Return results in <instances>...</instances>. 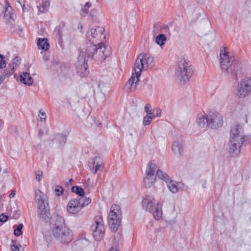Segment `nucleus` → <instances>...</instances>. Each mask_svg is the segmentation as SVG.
I'll use <instances>...</instances> for the list:
<instances>
[{
  "instance_id": "obj_1",
  "label": "nucleus",
  "mask_w": 251,
  "mask_h": 251,
  "mask_svg": "<svg viewBox=\"0 0 251 251\" xmlns=\"http://www.w3.org/2000/svg\"><path fill=\"white\" fill-rule=\"evenodd\" d=\"M109 49L105 47L103 43L96 45H90L87 47L85 51H80L78 57V67L81 66L80 69L84 71L86 74L87 62L92 58L98 62H101L109 55Z\"/></svg>"
},
{
  "instance_id": "obj_2",
  "label": "nucleus",
  "mask_w": 251,
  "mask_h": 251,
  "mask_svg": "<svg viewBox=\"0 0 251 251\" xmlns=\"http://www.w3.org/2000/svg\"><path fill=\"white\" fill-rule=\"evenodd\" d=\"M226 49V47L223 46L220 50V63L221 69L228 75H230L237 79L238 65L236 63H233L234 58L229 56Z\"/></svg>"
},
{
  "instance_id": "obj_3",
  "label": "nucleus",
  "mask_w": 251,
  "mask_h": 251,
  "mask_svg": "<svg viewBox=\"0 0 251 251\" xmlns=\"http://www.w3.org/2000/svg\"><path fill=\"white\" fill-rule=\"evenodd\" d=\"M230 139L229 152L231 156H237L240 152L241 147L245 139L242 127L237 125L232 127L230 131Z\"/></svg>"
},
{
  "instance_id": "obj_4",
  "label": "nucleus",
  "mask_w": 251,
  "mask_h": 251,
  "mask_svg": "<svg viewBox=\"0 0 251 251\" xmlns=\"http://www.w3.org/2000/svg\"><path fill=\"white\" fill-rule=\"evenodd\" d=\"M142 205L144 209L152 213L155 219L159 220L162 217V204L159 202L156 203L152 196H145L142 201Z\"/></svg>"
},
{
  "instance_id": "obj_5",
  "label": "nucleus",
  "mask_w": 251,
  "mask_h": 251,
  "mask_svg": "<svg viewBox=\"0 0 251 251\" xmlns=\"http://www.w3.org/2000/svg\"><path fill=\"white\" fill-rule=\"evenodd\" d=\"M193 70L190 61L184 58H180L176 68V75L177 78L184 83H186L191 77Z\"/></svg>"
},
{
  "instance_id": "obj_6",
  "label": "nucleus",
  "mask_w": 251,
  "mask_h": 251,
  "mask_svg": "<svg viewBox=\"0 0 251 251\" xmlns=\"http://www.w3.org/2000/svg\"><path fill=\"white\" fill-rule=\"evenodd\" d=\"M122 219V213L121 207L117 204H112L111 206L108 223L110 228L114 232L118 230Z\"/></svg>"
},
{
  "instance_id": "obj_7",
  "label": "nucleus",
  "mask_w": 251,
  "mask_h": 251,
  "mask_svg": "<svg viewBox=\"0 0 251 251\" xmlns=\"http://www.w3.org/2000/svg\"><path fill=\"white\" fill-rule=\"evenodd\" d=\"M54 237L63 243H69L73 240L72 231L65 226L54 225L52 230Z\"/></svg>"
},
{
  "instance_id": "obj_8",
  "label": "nucleus",
  "mask_w": 251,
  "mask_h": 251,
  "mask_svg": "<svg viewBox=\"0 0 251 251\" xmlns=\"http://www.w3.org/2000/svg\"><path fill=\"white\" fill-rule=\"evenodd\" d=\"M35 201L38 205V213L40 218L43 220H47L49 218L48 204L45 201V196L40 190L35 191Z\"/></svg>"
},
{
  "instance_id": "obj_9",
  "label": "nucleus",
  "mask_w": 251,
  "mask_h": 251,
  "mask_svg": "<svg viewBox=\"0 0 251 251\" xmlns=\"http://www.w3.org/2000/svg\"><path fill=\"white\" fill-rule=\"evenodd\" d=\"M104 28L101 26L92 28L87 32V40L90 42L91 45L102 43L105 38V36L104 35Z\"/></svg>"
},
{
  "instance_id": "obj_10",
  "label": "nucleus",
  "mask_w": 251,
  "mask_h": 251,
  "mask_svg": "<svg viewBox=\"0 0 251 251\" xmlns=\"http://www.w3.org/2000/svg\"><path fill=\"white\" fill-rule=\"evenodd\" d=\"M153 58L148 53H140L135 60L134 67L141 72L143 69L151 68L153 65Z\"/></svg>"
},
{
  "instance_id": "obj_11",
  "label": "nucleus",
  "mask_w": 251,
  "mask_h": 251,
  "mask_svg": "<svg viewBox=\"0 0 251 251\" xmlns=\"http://www.w3.org/2000/svg\"><path fill=\"white\" fill-rule=\"evenodd\" d=\"M93 236L95 240L100 241L105 233V227L103 220L100 216H96L95 218V223L92 225Z\"/></svg>"
},
{
  "instance_id": "obj_12",
  "label": "nucleus",
  "mask_w": 251,
  "mask_h": 251,
  "mask_svg": "<svg viewBox=\"0 0 251 251\" xmlns=\"http://www.w3.org/2000/svg\"><path fill=\"white\" fill-rule=\"evenodd\" d=\"M237 95L240 98H244L248 96L251 91V78L245 77L238 83Z\"/></svg>"
},
{
  "instance_id": "obj_13",
  "label": "nucleus",
  "mask_w": 251,
  "mask_h": 251,
  "mask_svg": "<svg viewBox=\"0 0 251 251\" xmlns=\"http://www.w3.org/2000/svg\"><path fill=\"white\" fill-rule=\"evenodd\" d=\"M207 120L209 127L212 129H217L223 124L222 116L216 111H209Z\"/></svg>"
},
{
  "instance_id": "obj_14",
  "label": "nucleus",
  "mask_w": 251,
  "mask_h": 251,
  "mask_svg": "<svg viewBox=\"0 0 251 251\" xmlns=\"http://www.w3.org/2000/svg\"><path fill=\"white\" fill-rule=\"evenodd\" d=\"M133 70L134 73H132L131 77L126 82L125 86V89L127 92H132L134 91L137 88V86L139 83L140 80V76L141 75V72L139 70L136 69L134 67Z\"/></svg>"
},
{
  "instance_id": "obj_15",
  "label": "nucleus",
  "mask_w": 251,
  "mask_h": 251,
  "mask_svg": "<svg viewBox=\"0 0 251 251\" xmlns=\"http://www.w3.org/2000/svg\"><path fill=\"white\" fill-rule=\"evenodd\" d=\"M89 167L90 170L94 173L104 171L103 159L99 156H96L89 161Z\"/></svg>"
},
{
  "instance_id": "obj_16",
  "label": "nucleus",
  "mask_w": 251,
  "mask_h": 251,
  "mask_svg": "<svg viewBox=\"0 0 251 251\" xmlns=\"http://www.w3.org/2000/svg\"><path fill=\"white\" fill-rule=\"evenodd\" d=\"M158 178L166 182L170 191L173 193H176L178 191L176 182L172 180L167 174H159Z\"/></svg>"
},
{
  "instance_id": "obj_17",
  "label": "nucleus",
  "mask_w": 251,
  "mask_h": 251,
  "mask_svg": "<svg viewBox=\"0 0 251 251\" xmlns=\"http://www.w3.org/2000/svg\"><path fill=\"white\" fill-rule=\"evenodd\" d=\"M81 209V206L78 199H72L69 201L67 205V210L70 213H77Z\"/></svg>"
},
{
  "instance_id": "obj_18",
  "label": "nucleus",
  "mask_w": 251,
  "mask_h": 251,
  "mask_svg": "<svg viewBox=\"0 0 251 251\" xmlns=\"http://www.w3.org/2000/svg\"><path fill=\"white\" fill-rule=\"evenodd\" d=\"M21 59L19 56H16L12 59L8 68H6V72L8 75H12L17 68L21 64Z\"/></svg>"
},
{
  "instance_id": "obj_19",
  "label": "nucleus",
  "mask_w": 251,
  "mask_h": 251,
  "mask_svg": "<svg viewBox=\"0 0 251 251\" xmlns=\"http://www.w3.org/2000/svg\"><path fill=\"white\" fill-rule=\"evenodd\" d=\"M156 175L158 176L159 174H146L143 180L146 188H150L153 185L156 179Z\"/></svg>"
},
{
  "instance_id": "obj_20",
  "label": "nucleus",
  "mask_w": 251,
  "mask_h": 251,
  "mask_svg": "<svg viewBox=\"0 0 251 251\" xmlns=\"http://www.w3.org/2000/svg\"><path fill=\"white\" fill-rule=\"evenodd\" d=\"M20 81L22 83L30 86L33 83V78L27 72H23L20 75Z\"/></svg>"
},
{
  "instance_id": "obj_21",
  "label": "nucleus",
  "mask_w": 251,
  "mask_h": 251,
  "mask_svg": "<svg viewBox=\"0 0 251 251\" xmlns=\"http://www.w3.org/2000/svg\"><path fill=\"white\" fill-rule=\"evenodd\" d=\"M12 7L10 6L9 3L6 1V7L4 15V18L7 19L10 23L14 21V14L11 13Z\"/></svg>"
},
{
  "instance_id": "obj_22",
  "label": "nucleus",
  "mask_w": 251,
  "mask_h": 251,
  "mask_svg": "<svg viewBox=\"0 0 251 251\" xmlns=\"http://www.w3.org/2000/svg\"><path fill=\"white\" fill-rule=\"evenodd\" d=\"M145 173H162L154 162L150 161L147 165Z\"/></svg>"
},
{
  "instance_id": "obj_23",
  "label": "nucleus",
  "mask_w": 251,
  "mask_h": 251,
  "mask_svg": "<svg viewBox=\"0 0 251 251\" xmlns=\"http://www.w3.org/2000/svg\"><path fill=\"white\" fill-rule=\"evenodd\" d=\"M207 120L208 116L199 115L197 117V123L200 127L203 128L208 126Z\"/></svg>"
},
{
  "instance_id": "obj_24",
  "label": "nucleus",
  "mask_w": 251,
  "mask_h": 251,
  "mask_svg": "<svg viewBox=\"0 0 251 251\" xmlns=\"http://www.w3.org/2000/svg\"><path fill=\"white\" fill-rule=\"evenodd\" d=\"M37 45L39 49L47 50L49 48V44L47 38H39L37 41Z\"/></svg>"
},
{
  "instance_id": "obj_25",
  "label": "nucleus",
  "mask_w": 251,
  "mask_h": 251,
  "mask_svg": "<svg viewBox=\"0 0 251 251\" xmlns=\"http://www.w3.org/2000/svg\"><path fill=\"white\" fill-rule=\"evenodd\" d=\"M172 151L176 154L181 155L183 151V148L178 141H174L172 148Z\"/></svg>"
},
{
  "instance_id": "obj_26",
  "label": "nucleus",
  "mask_w": 251,
  "mask_h": 251,
  "mask_svg": "<svg viewBox=\"0 0 251 251\" xmlns=\"http://www.w3.org/2000/svg\"><path fill=\"white\" fill-rule=\"evenodd\" d=\"M53 140L58 144V146H61L66 143V137L63 134L58 133L55 135Z\"/></svg>"
},
{
  "instance_id": "obj_27",
  "label": "nucleus",
  "mask_w": 251,
  "mask_h": 251,
  "mask_svg": "<svg viewBox=\"0 0 251 251\" xmlns=\"http://www.w3.org/2000/svg\"><path fill=\"white\" fill-rule=\"evenodd\" d=\"M65 28V24L64 23H61L58 26L56 27L54 33L56 34L60 39H62L63 32Z\"/></svg>"
},
{
  "instance_id": "obj_28",
  "label": "nucleus",
  "mask_w": 251,
  "mask_h": 251,
  "mask_svg": "<svg viewBox=\"0 0 251 251\" xmlns=\"http://www.w3.org/2000/svg\"><path fill=\"white\" fill-rule=\"evenodd\" d=\"M78 199L80 201V205L81 206V208L87 206L91 202V200L89 198L84 197L83 196L79 198Z\"/></svg>"
},
{
  "instance_id": "obj_29",
  "label": "nucleus",
  "mask_w": 251,
  "mask_h": 251,
  "mask_svg": "<svg viewBox=\"0 0 251 251\" xmlns=\"http://www.w3.org/2000/svg\"><path fill=\"white\" fill-rule=\"evenodd\" d=\"M72 191L80 197L84 195V192L83 189L77 186H73L72 188Z\"/></svg>"
},
{
  "instance_id": "obj_30",
  "label": "nucleus",
  "mask_w": 251,
  "mask_h": 251,
  "mask_svg": "<svg viewBox=\"0 0 251 251\" xmlns=\"http://www.w3.org/2000/svg\"><path fill=\"white\" fill-rule=\"evenodd\" d=\"M166 40V36L163 34H159L156 37V42L158 45L160 46L163 45L165 44V42Z\"/></svg>"
},
{
  "instance_id": "obj_31",
  "label": "nucleus",
  "mask_w": 251,
  "mask_h": 251,
  "mask_svg": "<svg viewBox=\"0 0 251 251\" xmlns=\"http://www.w3.org/2000/svg\"><path fill=\"white\" fill-rule=\"evenodd\" d=\"M152 119H154V118H153L152 115H146L143 118V124L145 126L150 125Z\"/></svg>"
},
{
  "instance_id": "obj_32",
  "label": "nucleus",
  "mask_w": 251,
  "mask_h": 251,
  "mask_svg": "<svg viewBox=\"0 0 251 251\" xmlns=\"http://www.w3.org/2000/svg\"><path fill=\"white\" fill-rule=\"evenodd\" d=\"M23 226L22 224L17 225L16 228L14 231V234L16 236H19L21 235Z\"/></svg>"
},
{
  "instance_id": "obj_33",
  "label": "nucleus",
  "mask_w": 251,
  "mask_h": 251,
  "mask_svg": "<svg viewBox=\"0 0 251 251\" xmlns=\"http://www.w3.org/2000/svg\"><path fill=\"white\" fill-rule=\"evenodd\" d=\"M64 219L62 216H60L59 215H57L55 217V223L54 225L57 223V225H61L62 226H64Z\"/></svg>"
},
{
  "instance_id": "obj_34",
  "label": "nucleus",
  "mask_w": 251,
  "mask_h": 251,
  "mask_svg": "<svg viewBox=\"0 0 251 251\" xmlns=\"http://www.w3.org/2000/svg\"><path fill=\"white\" fill-rule=\"evenodd\" d=\"M63 191V189L60 186H57L54 189L55 194L57 196H60L62 195Z\"/></svg>"
},
{
  "instance_id": "obj_35",
  "label": "nucleus",
  "mask_w": 251,
  "mask_h": 251,
  "mask_svg": "<svg viewBox=\"0 0 251 251\" xmlns=\"http://www.w3.org/2000/svg\"><path fill=\"white\" fill-rule=\"evenodd\" d=\"M144 109L145 111L148 114V115L152 114L151 106L150 103H147L145 105Z\"/></svg>"
},
{
  "instance_id": "obj_36",
  "label": "nucleus",
  "mask_w": 251,
  "mask_h": 251,
  "mask_svg": "<svg viewBox=\"0 0 251 251\" xmlns=\"http://www.w3.org/2000/svg\"><path fill=\"white\" fill-rule=\"evenodd\" d=\"M154 111H156L155 113L152 112V117L155 118V117H160L161 115V110L159 108H156Z\"/></svg>"
},
{
  "instance_id": "obj_37",
  "label": "nucleus",
  "mask_w": 251,
  "mask_h": 251,
  "mask_svg": "<svg viewBox=\"0 0 251 251\" xmlns=\"http://www.w3.org/2000/svg\"><path fill=\"white\" fill-rule=\"evenodd\" d=\"M4 58V56L0 54V68H4L6 66V61Z\"/></svg>"
},
{
  "instance_id": "obj_38",
  "label": "nucleus",
  "mask_w": 251,
  "mask_h": 251,
  "mask_svg": "<svg viewBox=\"0 0 251 251\" xmlns=\"http://www.w3.org/2000/svg\"><path fill=\"white\" fill-rule=\"evenodd\" d=\"M11 75L7 74L6 69L4 71V73L0 76V82L1 83L5 79L6 77H9Z\"/></svg>"
},
{
  "instance_id": "obj_39",
  "label": "nucleus",
  "mask_w": 251,
  "mask_h": 251,
  "mask_svg": "<svg viewBox=\"0 0 251 251\" xmlns=\"http://www.w3.org/2000/svg\"><path fill=\"white\" fill-rule=\"evenodd\" d=\"M38 116L40 117V120L41 121H42L43 120L45 121L46 119V113L42 111L41 110H40Z\"/></svg>"
},
{
  "instance_id": "obj_40",
  "label": "nucleus",
  "mask_w": 251,
  "mask_h": 251,
  "mask_svg": "<svg viewBox=\"0 0 251 251\" xmlns=\"http://www.w3.org/2000/svg\"><path fill=\"white\" fill-rule=\"evenodd\" d=\"M8 217L4 215L3 214L0 215V222H5L7 221Z\"/></svg>"
},
{
  "instance_id": "obj_41",
  "label": "nucleus",
  "mask_w": 251,
  "mask_h": 251,
  "mask_svg": "<svg viewBox=\"0 0 251 251\" xmlns=\"http://www.w3.org/2000/svg\"><path fill=\"white\" fill-rule=\"evenodd\" d=\"M12 244L11 245V250L12 251H19V247L16 245L14 244V241H12Z\"/></svg>"
},
{
  "instance_id": "obj_42",
  "label": "nucleus",
  "mask_w": 251,
  "mask_h": 251,
  "mask_svg": "<svg viewBox=\"0 0 251 251\" xmlns=\"http://www.w3.org/2000/svg\"><path fill=\"white\" fill-rule=\"evenodd\" d=\"M91 3L89 2H87L85 4V12L86 13H88V10L86 8H87V9H88L89 7H90L91 6Z\"/></svg>"
},
{
  "instance_id": "obj_43",
  "label": "nucleus",
  "mask_w": 251,
  "mask_h": 251,
  "mask_svg": "<svg viewBox=\"0 0 251 251\" xmlns=\"http://www.w3.org/2000/svg\"><path fill=\"white\" fill-rule=\"evenodd\" d=\"M43 177V174H37L36 176V179L38 181H40V180L42 179Z\"/></svg>"
},
{
  "instance_id": "obj_44",
  "label": "nucleus",
  "mask_w": 251,
  "mask_h": 251,
  "mask_svg": "<svg viewBox=\"0 0 251 251\" xmlns=\"http://www.w3.org/2000/svg\"><path fill=\"white\" fill-rule=\"evenodd\" d=\"M15 194H16V191L15 190L12 191L11 193L10 194V195L9 196V198H13L15 196Z\"/></svg>"
},
{
  "instance_id": "obj_45",
  "label": "nucleus",
  "mask_w": 251,
  "mask_h": 251,
  "mask_svg": "<svg viewBox=\"0 0 251 251\" xmlns=\"http://www.w3.org/2000/svg\"><path fill=\"white\" fill-rule=\"evenodd\" d=\"M44 131L42 129H39L38 131V136L40 137H41L43 135Z\"/></svg>"
},
{
  "instance_id": "obj_46",
  "label": "nucleus",
  "mask_w": 251,
  "mask_h": 251,
  "mask_svg": "<svg viewBox=\"0 0 251 251\" xmlns=\"http://www.w3.org/2000/svg\"><path fill=\"white\" fill-rule=\"evenodd\" d=\"M109 251H119V250H117V249H115V248H111L110 249H109Z\"/></svg>"
},
{
  "instance_id": "obj_47",
  "label": "nucleus",
  "mask_w": 251,
  "mask_h": 251,
  "mask_svg": "<svg viewBox=\"0 0 251 251\" xmlns=\"http://www.w3.org/2000/svg\"><path fill=\"white\" fill-rule=\"evenodd\" d=\"M3 125V122L2 120H0V127Z\"/></svg>"
},
{
  "instance_id": "obj_48",
  "label": "nucleus",
  "mask_w": 251,
  "mask_h": 251,
  "mask_svg": "<svg viewBox=\"0 0 251 251\" xmlns=\"http://www.w3.org/2000/svg\"><path fill=\"white\" fill-rule=\"evenodd\" d=\"M43 9H44V8H43ZM39 10L40 12H42V13L44 12V9H43V10H42V9H41V8H39Z\"/></svg>"
},
{
  "instance_id": "obj_49",
  "label": "nucleus",
  "mask_w": 251,
  "mask_h": 251,
  "mask_svg": "<svg viewBox=\"0 0 251 251\" xmlns=\"http://www.w3.org/2000/svg\"><path fill=\"white\" fill-rule=\"evenodd\" d=\"M72 181H73V179H70L69 180V183H70L71 184H72Z\"/></svg>"
},
{
  "instance_id": "obj_50",
  "label": "nucleus",
  "mask_w": 251,
  "mask_h": 251,
  "mask_svg": "<svg viewBox=\"0 0 251 251\" xmlns=\"http://www.w3.org/2000/svg\"><path fill=\"white\" fill-rule=\"evenodd\" d=\"M53 141H54V140H53V139L52 141L50 143V145H51L52 144H54V142H53Z\"/></svg>"
},
{
  "instance_id": "obj_51",
  "label": "nucleus",
  "mask_w": 251,
  "mask_h": 251,
  "mask_svg": "<svg viewBox=\"0 0 251 251\" xmlns=\"http://www.w3.org/2000/svg\"><path fill=\"white\" fill-rule=\"evenodd\" d=\"M164 29H168V26H167V25H166V26H165L164 27Z\"/></svg>"
},
{
  "instance_id": "obj_52",
  "label": "nucleus",
  "mask_w": 251,
  "mask_h": 251,
  "mask_svg": "<svg viewBox=\"0 0 251 251\" xmlns=\"http://www.w3.org/2000/svg\"><path fill=\"white\" fill-rule=\"evenodd\" d=\"M1 171V168L0 167V172Z\"/></svg>"
},
{
  "instance_id": "obj_53",
  "label": "nucleus",
  "mask_w": 251,
  "mask_h": 251,
  "mask_svg": "<svg viewBox=\"0 0 251 251\" xmlns=\"http://www.w3.org/2000/svg\"><path fill=\"white\" fill-rule=\"evenodd\" d=\"M1 83L0 82V84H1Z\"/></svg>"
}]
</instances>
